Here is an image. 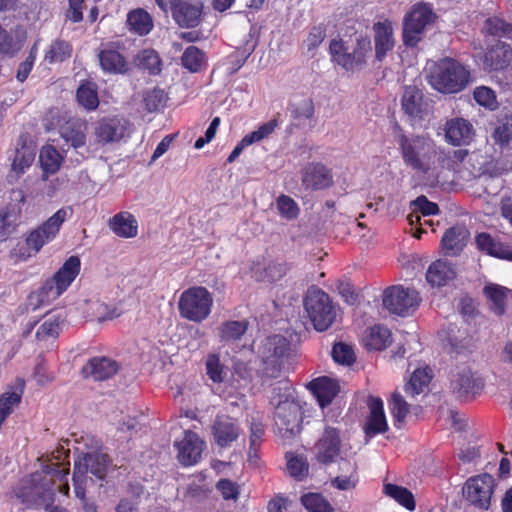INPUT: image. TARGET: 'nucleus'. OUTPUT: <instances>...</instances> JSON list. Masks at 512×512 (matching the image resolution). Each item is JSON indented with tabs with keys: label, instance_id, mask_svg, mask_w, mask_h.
<instances>
[{
	"label": "nucleus",
	"instance_id": "4468645a",
	"mask_svg": "<svg viewBox=\"0 0 512 512\" xmlns=\"http://www.w3.org/2000/svg\"><path fill=\"white\" fill-rule=\"evenodd\" d=\"M204 442L190 430L184 432L182 440L175 442L178 459L183 465H193L201 457Z\"/></svg>",
	"mask_w": 512,
	"mask_h": 512
},
{
	"label": "nucleus",
	"instance_id": "680f3d73",
	"mask_svg": "<svg viewBox=\"0 0 512 512\" xmlns=\"http://www.w3.org/2000/svg\"><path fill=\"white\" fill-rule=\"evenodd\" d=\"M476 243L480 250L489 255L499 257L501 249L504 244L495 241L491 235L487 233H480L476 236Z\"/></svg>",
	"mask_w": 512,
	"mask_h": 512
},
{
	"label": "nucleus",
	"instance_id": "774afa93",
	"mask_svg": "<svg viewBox=\"0 0 512 512\" xmlns=\"http://www.w3.org/2000/svg\"><path fill=\"white\" fill-rule=\"evenodd\" d=\"M512 30V27L499 18H489L485 21L483 31L489 35L499 36Z\"/></svg>",
	"mask_w": 512,
	"mask_h": 512
},
{
	"label": "nucleus",
	"instance_id": "412c9836",
	"mask_svg": "<svg viewBox=\"0 0 512 512\" xmlns=\"http://www.w3.org/2000/svg\"><path fill=\"white\" fill-rule=\"evenodd\" d=\"M457 276L455 265L447 260L438 259L430 264L426 272V280L431 286H445Z\"/></svg>",
	"mask_w": 512,
	"mask_h": 512
},
{
	"label": "nucleus",
	"instance_id": "e433bc0d",
	"mask_svg": "<svg viewBox=\"0 0 512 512\" xmlns=\"http://www.w3.org/2000/svg\"><path fill=\"white\" fill-rule=\"evenodd\" d=\"M330 52L334 60L346 70H354L359 67L353 53L350 52L349 48L345 46L342 40H332L329 46Z\"/></svg>",
	"mask_w": 512,
	"mask_h": 512
},
{
	"label": "nucleus",
	"instance_id": "69168bd1",
	"mask_svg": "<svg viewBox=\"0 0 512 512\" xmlns=\"http://www.w3.org/2000/svg\"><path fill=\"white\" fill-rule=\"evenodd\" d=\"M332 357L335 362L342 365H351L355 361L352 347L344 343H337L333 346Z\"/></svg>",
	"mask_w": 512,
	"mask_h": 512
},
{
	"label": "nucleus",
	"instance_id": "cd10ccee",
	"mask_svg": "<svg viewBox=\"0 0 512 512\" xmlns=\"http://www.w3.org/2000/svg\"><path fill=\"white\" fill-rule=\"evenodd\" d=\"M87 123L80 119L67 121L60 129L61 137L77 149L86 143Z\"/></svg>",
	"mask_w": 512,
	"mask_h": 512
},
{
	"label": "nucleus",
	"instance_id": "603ef678",
	"mask_svg": "<svg viewBox=\"0 0 512 512\" xmlns=\"http://www.w3.org/2000/svg\"><path fill=\"white\" fill-rule=\"evenodd\" d=\"M116 426V437L118 441H127L137 431L138 421L135 417L126 415L113 422Z\"/></svg>",
	"mask_w": 512,
	"mask_h": 512
},
{
	"label": "nucleus",
	"instance_id": "393cba45",
	"mask_svg": "<svg viewBox=\"0 0 512 512\" xmlns=\"http://www.w3.org/2000/svg\"><path fill=\"white\" fill-rule=\"evenodd\" d=\"M302 182L308 189H324L332 184V177L325 166L311 164L304 169Z\"/></svg>",
	"mask_w": 512,
	"mask_h": 512
},
{
	"label": "nucleus",
	"instance_id": "338daca9",
	"mask_svg": "<svg viewBox=\"0 0 512 512\" xmlns=\"http://www.w3.org/2000/svg\"><path fill=\"white\" fill-rule=\"evenodd\" d=\"M473 95H474L475 101L479 105L489 108L491 110L496 108V106H497L496 96H495V92L492 89H490L486 86H480L474 90Z\"/></svg>",
	"mask_w": 512,
	"mask_h": 512
},
{
	"label": "nucleus",
	"instance_id": "a18cd8bd",
	"mask_svg": "<svg viewBox=\"0 0 512 512\" xmlns=\"http://www.w3.org/2000/svg\"><path fill=\"white\" fill-rule=\"evenodd\" d=\"M78 103L87 110H95L99 105V98L95 84L87 82L77 89Z\"/></svg>",
	"mask_w": 512,
	"mask_h": 512
},
{
	"label": "nucleus",
	"instance_id": "c756f323",
	"mask_svg": "<svg viewBox=\"0 0 512 512\" xmlns=\"http://www.w3.org/2000/svg\"><path fill=\"white\" fill-rule=\"evenodd\" d=\"M110 229L119 237L132 238L138 233V223L129 212H120L109 221Z\"/></svg>",
	"mask_w": 512,
	"mask_h": 512
},
{
	"label": "nucleus",
	"instance_id": "f704fd0d",
	"mask_svg": "<svg viewBox=\"0 0 512 512\" xmlns=\"http://www.w3.org/2000/svg\"><path fill=\"white\" fill-rule=\"evenodd\" d=\"M447 347L450 353L461 354L467 351L471 345V338L466 328L450 325L447 330Z\"/></svg>",
	"mask_w": 512,
	"mask_h": 512
},
{
	"label": "nucleus",
	"instance_id": "58836bf2",
	"mask_svg": "<svg viewBox=\"0 0 512 512\" xmlns=\"http://www.w3.org/2000/svg\"><path fill=\"white\" fill-rule=\"evenodd\" d=\"M364 341L369 349L382 350L391 344V332L385 326L376 325L369 329Z\"/></svg>",
	"mask_w": 512,
	"mask_h": 512
},
{
	"label": "nucleus",
	"instance_id": "f257e3e1",
	"mask_svg": "<svg viewBox=\"0 0 512 512\" xmlns=\"http://www.w3.org/2000/svg\"><path fill=\"white\" fill-rule=\"evenodd\" d=\"M470 82V72L458 61L444 58L437 62L429 75L431 86L445 94L458 93Z\"/></svg>",
	"mask_w": 512,
	"mask_h": 512
},
{
	"label": "nucleus",
	"instance_id": "0eeeda50",
	"mask_svg": "<svg viewBox=\"0 0 512 512\" xmlns=\"http://www.w3.org/2000/svg\"><path fill=\"white\" fill-rule=\"evenodd\" d=\"M434 18L435 15L429 5L422 3L414 5L404 18V44L411 47L416 46L421 41L426 27L433 23Z\"/></svg>",
	"mask_w": 512,
	"mask_h": 512
},
{
	"label": "nucleus",
	"instance_id": "2f4dec72",
	"mask_svg": "<svg viewBox=\"0 0 512 512\" xmlns=\"http://www.w3.org/2000/svg\"><path fill=\"white\" fill-rule=\"evenodd\" d=\"M99 62L105 72L123 74L128 71L126 59L114 49H104L98 54Z\"/></svg>",
	"mask_w": 512,
	"mask_h": 512
},
{
	"label": "nucleus",
	"instance_id": "13d9d810",
	"mask_svg": "<svg viewBox=\"0 0 512 512\" xmlns=\"http://www.w3.org/2000/svg\"><path fill=\"white\" fill-rule=\"evenodd\" d=\"M301 502L311 512H334L330 504L319 494H305L301 497Z\"/></svg>",
	"mask_w": 512,
	"mask_h": 512
},
{
	"label": "nucleus",
	"instance_id": "c9c22d12",
	"mask_svg": "<svg viewBox=\"0 0 512 512\" xmlns=\"http://www.w3.org/2000/svg\"><path fill=\"white\" fill-rule=\"evenodd\" d=\"M127 24L129 29L139 36L149 34L154 26L152 17L143 8L131 10L127 14Z\"/></svg>",
	"mask_w": 512,
	"mask_h": 512
},
{
	"label": "nucleus",
	"instance_id": "6e6552de",
	"mask_svg": "<svg viewBox=\"0 0 512 512\" xmlns=\"http://www.w3.org/2000/svg\"><path fill=\"white\" fill-rule=\"evenodd\" d=\"M420 304L418 292L413 288L401 285L387 288L383 294V306L390 312L400 316L409 315Z\"/></svg>",
	"mask_w": 512,
	"mask_h": 512
},
{
	"label": "nucleus",
	"instance_id": "1a4fd4ad",
	"mask_svg": "<svg viewBox=\"0 0 512 512\" xmlns=\"http://www.w3.org/2000/svg\"><path fill=\"white\" fill-rule=\"evenodd\" d=\"M494 486L495 480L491 475L481 474L468 479L462 491L472 505L486 510L490 507Z\"/></svg>",
	"mask_w": 512,
	"mask_h": 512
},
{
	"label": "nucleus",
	"instance_id": "f3484780",
	"mask_svg": "<svg viewBox=\"0 0 512 512\" xmlns=\"http://www.w3.org/2000/svg\"><path fill=\"white\" fill-rule=\"evenodd\" d=\"M341 440L339 432L332 427H327L316 444V459L323 464L334 461L340 452Z\"/></svg>",
	"mask_w": 512,
	"mask_h": 512
},
{
	"label": "nucleus",
	"instance_id": "ddd939ff",
	"mask_svg": "<svg viewBox=\"0 0 512 512\" xmlns=\"http://www.w3.org/2000/svg\"><path fill=\"white\" fill-rule=\"evenodd\" d=\"M80 271V260L77 256L68 258L59 271L45 284H50L52 296L59 297L73 282Z\"/></svg>",
	"mask_w": 512,
	"mask_h": 512
},
{
	"label": "nucleus",
	"instance_id": "473e14b6",
	"mask_svg": "<svg viewBox=\"0 0 512 512\" xmlns=\"http://www.w3.org/2000/svg\"><path fill=\"white\" fill-rule=\"evenodd\" d=\"M427 104L423 101V95L419 89L414 86L405 88L402 97V107L406 114L411 117H421Z\"/></svg>",
	"mask_w": 512,
	"mask_h": 512
},
{
	"label": "nucleus",
	"instance_id": "2eb2a0df",
	"mask_svg": "<svg viewBox=\"0 0 512 512\" xmlns=\"http://www.w3.org/2000/svg\"><path fill=\"white\" fill-rule=\"evenodd\" d=\"M108 456L101 453H89L82 460L76 462L74 465L73 480L79 478H86V474L90 472L92 475L99 479L105 476Z\"/></svg>",
	"mask_w": 512,
	"mask_h": 512
},
{
	"label": "nucleus",
	"instance_id": "e2e57ef3",
	"mask_svg": "<svg viewBox=\"0 0 512 512\" xmlns=\"http://www.w3.org/2000/svg\"><path fill=\"white\" fill-rule=\"evenodd\" d=\"M143 101L148 111H157L165 103L166 94L162 89L153 88L145 92Z\"/></svg>",
	"mask_w": 512,
	"mask_h": 512
},
{
	"label": "nucleus",
	"instance_id": "5fc2aeb1",
	"mask_svg": "<svg viewBox=\"0 0 512 512\" xmlns=\"http://www.w3.org/2000/svg\"><path fill=\"white\" fill-rule=\"evenodd\" d=\"M63 323V317L60 314L48 315L36 332L38 339H46L58 335L60 325Z\"/></svg>",
	"mask_w": 512,
	"mask_h": 512
},
{
	"label": "nucleus",
	"instance_id": "6ab92c4d",
	"mask_svg": "<svg viewBox=\"0 0 512 512\" xmlns=\"http://www.w3.org/2000/svg\"><path fill=\"white\" fill-rule=\"evenodd\" d=\"M445 140L455 146L468 144L473 136L472 124L464 118H453L444 127Z\"/></svg>",
	"mask_w": 512,
	"mask_h": 512
},
{
	"label": "nucleus",
	"instance_id": "20e7f679",
	"mask_svg": "<svg viewBox=\"0 0 512 512\" xmlns=\"http://www.w3.org/2000/svg\"><path fill=\"white\" fill-rule=\"evenodd\" d=\"M213 296L203 286L190 287L181 293L178 310L182 318L200 323L211 313Z\"/></svg>",
	"mask_w": 512,
	"mask_h": 512
},
{
	"label": "nucleus",
	"instance_id": "bf43d9fd",
	"mask_svg": "<svg viewBox=\"0 0 512 512\" xmlns=\"http://www.w3.org/2000/svg\"><path fill=\"white\" fill-rule=\"evenodd\" d=\"M276 127V120H270L262 124L257 130L252 131L251 133L243 137V144L252 145L253 143L260 142L261 140L265 139L270 134H272Z\"/></svg>",
	"mask_w": 512,
	"mask_h": 512
},
{
	"label": "nucleus",
	"instance_id": "423d86ee",
	"mask_svg": "<svg viewBox=\"0 0 512 512\" xmlns=\"http://www.w3.org/2000/svg\"><path fill=\"white\" fill-rule=\"evenodd\" d=\"M289 351L290 343L284 336L277 334L265 338L258 347L263 373L267 377L277 378Z\"/></svg>",
	"mask_w": 512,
	"mask_h": 512
},
{
	"label": "nucleus",
	"instance_id": "4d7b16f0",
	"mask_svg": "<svg viewBox=\"0 0 512 512\" xmlns=\"http://www.w3.org/2000/svg\"><path fill=\"white\" fill-rule=\"evenodd\" d=\"M182 64L190 72H198L204 64L203 52L195 46H189L182 55Z\"/></svg>",
	"mask_w": 512,
	"mask_h": 512
},
{
	"label": "nucleus",
	"instance_id": "de8ad7c7",
	"mask_svg": "<svg viewBox=\"0 0 512 512\" xmlns=\"http://www.w3.org/2000/svg\"><path fill=\"white\" fill-rule=\"evenodd\" d=\"M136 65L150 74H158L161 71V61L154 50L146 49L137 54Z\"/></svg>",
	"mask_w": 512,
	"mask_h": 512
},
{
	"label": "nucleus",
	"instance_id": "9d476101",
	"mask_svg": "<svg viewBox=\"0 0 512 512\" xmlns=\"http://www.w3.org/2000/svg\"><path fill=\"white\" fill-rule=\"evenodd\" d=\"M66 216L67 211L65 209H60L41 226L32 230L26 237V244L28 248L33 250L35 253H38L45 244L55 238L61 225L65 221Z\"/></svg>",
	"mask_w": 512,
	"mask_h": 512
},
{
	"label": "nucleus",
	"instance_id": "72a5a7b5",
	"mask_svg": "<svg viewBox=\"0 0 512 512\" xmlns=\"http://www.w3.org/2000/svg\"><path fill=\"white\" fill-rule=\"evenodd\" d=\"M490 310L496 315H503L506 310L508 289L498 284L489 283L483 290Z\"/></svg>",
	"mask_w": 512,
	"mask_h": 512
},
{
	"label": "nucleus",
	"instance_id": "39448f33",
	"mask_svg": "<svg viewBox=\"0 0 512 512\" xmlns=\"http://www.w3.org/2000/svg\"><path fill=\"white\" fill-rule=\"evenodd\" d=\"M304 308L314 328L320 332L327 330L336 316L329 295L316 286H311L307 290Z\"/></svg>",
	"mask_w": 512,
	"mask_h": 512
},
{
	"label": "nucleus",
	"instance_id": "09e8293b",
	"mask_svg": "<svg viewBox=\"0 0 512 512\" xmlns=\"http://www.w3.org/2000/svg\"><path fill=\"white\" fill-rule=\"evenodd\" d=\"M72 46L64 40H55L45 53V60L49 63L63 62L70 58Z\"/></svg>",
	"mask_w": 512,
	"mask_h": 512
},
{
	"label": "nucleus",
	"instance_id": "f8f14e48",
	"mask_svg": "<svg viewBox=\"0 0 512 512\" xmlns=\"http://www.w3.org/2000/svg\"><path fill=\"white\" fill-rule=\"evenodd\" d=\"M211 430L213 439L220 448L230 447L241 434L237 420L225 415L215 418Z\"/></svg>",
	"mask_w": 512,
	"mask_h": 512
},
{
	"label": "nucleus",
	"instance_id": "ea45409f",
	"mask_svg": "<svg viewBox=\"0 0 512 512\" xmlns=\"http://www.w3.org/2000/svg\"><path fill=\"white\" fill-rule=\"evenodd\" d=\"M34 159L35 154L31 149L26 147L17 149L11 165V172L8 176L9 179L17 180L31 166Z\"/></svg>",
	"mask_w": 512,
	"mask_h": 512
},
{
	"label": "nucleus",
	"instance_id": "4be33fe9",
	"mask_svg": "<svg viewBox=\"0 0 512 512\" xmlns=\"http://www.w3.org/2000/svg\"><path fill=\"white\" fill-rule=\"evenodd\" d=\"M470 233L463 225L448 229L441 239V247L445 255L457 256L466 245Z\"/></svg>",
	"mask_w": 512,
	"mask_h": 512
},
{
	"label": "nucleus",
	"instance_id": "b1692460",
	"mask_svg": "<svg viewBox=\"0 0 512 512\" xmlns=\"http://www.w3.org/2000/svg\"><path fill=\"white\" fill-rule=\"evenodd\" d=\"M308 386L322 408L329 405L339 392L338 382L326 376L314 379Z\"/></svg>",
	"mask_w": 512,
	"mask_h": 512
},
{
	"label": "nucleus",
	"instance_id": "49530a36",
	"mask_svg": "<svg viewBox=\"0 0 512 512\" xmlns=\"http://www.w3.org/2000/svg\"><path fill=\"white\" fill-rule=\"evenodd\" d=\"M22 207H7L0 213V236L5 237L11 234L18 225Z\"/></svg>",
	"mask_w": 512,
	"mask_h": 512
},
{
	"label": "nucleus",
	"instance_id": "052dcab7",
	"mask_svg": "<svg viewBox=\"0 0 512 512\" xmlns=\"http://www.w3.org/2000/svg\"><path fill=\"white\" fill-rule=\"evenodd\" d=\"M276 206L279 214L287 220L296 218L299 213L297 203L286 195H281L277 198Z\"/></svg>",
	"mask_w": 512,
	"mask_h": 512
},
{
	"label": "nucleus",
	"instance_id": "bb28decb",
	"mask_svg": "<svg viewBox=\"0 0 512 512\" xmlns=\"http://www.w3.org/2000/svg\"><path fill=\"white\" fill-rule=\"evenodd\" d=\"M173 18L181 27H196L200 23L201 7L181 1L173 7Z\"/></svg>",
	"mask_w": 512,
	"mask_h": 512
},
{
	"label": "nucleus",
	"instance_id": "8fccbe9b",
	"mask_svg": "<svg viewBox=\"0 0 512 512\" xmlns=\"http://www.w3.org/2000/svg\"><path fill=\"white\" fill-rule=\"evenodd\" d=\"M287 469L289 474L297 480H302L308 474L309 465L305 457L286 453Z\"/></svg>",
	"mask_w": 512,
	"mask_h": 512
},
{
	"label": "nucleus",
	"instance_id": "0e129e2a",
	"mask_svg": "<svg viewBox=\"0 0 512 512\" xmlns=\"http://www.w3.org/2000/svg\"><path fill=\"white\" fill-rule=\"evenodd\" d=\"M289 109L295 119H311L314 115V104L310 98L292 103Z\"/></svg>",
	"mask_w": 512,
	"mask_h": 512
},
{
	"label": "nucleus",
	"instance_id": "a211bd4d",
	"mask_svg": "<svg viewBox=\"0 0 512 512\" xmlns=\"http://www.w3.org/2000/svg\"><path fill=\"white\" fill-rule=\"evenodd\" d=\"M119 370L116 361L106 357H94L82 368L85 378H92L95 381H104L113 377Z\"/></svg>",
	"mask_w": 512,
	"mask_h": 512
},
{
	"label": "nucleus",
	"instance_id": "79ce46f5",
	"mask_svg": "<svg viewBox=\"0 0 512 512\" xmlns=\"http://www.w3.org/2000/svg\"><path fill=\"white\" fill-rule=\"evenodd\" d=\"M39 161L45 174H54L61 167L63 157L52 145L42 147Z\"/></svg>",
	"mask_w": 512,
	"mask_h": 512
},
{
	"label": "nucleus",
	"instance_id": "7c9ffc66",
	"mask_svg": "<svg viewBox=\"0 0 512 512\" xmlns=\"http://www.w3.org/2000/svg\"><path fill=\"white\" fill-rule=\"evenodd\" d=\"M339 472V475L332 480V484L339 490L354 488L357 483L356 463L350 459L341 458L339 462Z\"/></svg>",
	"mask_w": 512,
	"mask_h": 512
},
{
	"label": "nucleus",
	"instance_id": "37998d69",
	"mask_svg": "<svg viewBox=\"0 0 512 512\" xmlns=\"http://www.w3.org/2000/svg\"><path fill=\"white\" fill-rule=\"evenodd\" d=\"M411 205L413 206V213L408 215V220L411 225H414L416 223L420 222L421 216L418 214V212L423 216H429V215H435L438 213L439 209L437 204L430 202L425 196H419L417 197Z\"/></svg>",
	"mask_w": 512,
	"mask_h": 512
},
{
	"label": "nucleus",
	"instance_id": "dca6fc26",
	"mask_svg": "<svg viewBox=\"0 0 512 512\" xmlns=\"http://www.w3.org/2000/svg\"><path fill=\"white\" fill-rule=\"evenodd\" d=\"M482 65L486 71H496L507 67L512 61V48L509 44L496 41L482 56Z\"/></svg>",
	"mask_w": 512,
	"mask_h": 512
},
{
	"label": "nucleus",
	"instance_id": "a19ab883",
	"mask_svg": "<svg viewBox=\"0 0 512 512\" xmlns=\"http://www.w3.org/2000/svg\"><path fill=\"white\" fill-rule=\"evenodd\" d=\"M247 328L248 322L245 320L227 321L220 325L218 331L221 341L232 343L240 340L241 337L246 333Z\"/></svg>",
	"mask_w": 512,
	"mask_h": 512
},
{
	"label": "nucleus",
	"instance_id": "9b49d317",
	"mask_svg": "<svg viewBox=\"0 0 512 512\" xmlns=\"http://www.w3.org/2000/svg\"><path fill=\"white\" fill-rule=\"evenodd\" d=\"M451 390L459 399H467L473 396L479 389L477 379L472 369L466 363L457 365L451 372Z\"/></svg>",
	"mask_w": 512,
	"mask_h": 512
},
{
	"label": "nucleus",
	"instance_id": "7ed1b4c3",
	"mask_svg": "<svg viewBox=\"0 0 512 512\" xmlns=\"http://www.w3.org/2000/svg\"><path fill=\"white\" fill-rule=\"evenodd\" d=\"M276 434L284 444L290 443L301 431L302 406L289 389L275 407Z\"/></svg>",
	"mask_w": 512,
	"mask_h": 512
},
{
	"label": "nucleus",
	"instance_id": "5701e85b",
	"mask_svg": "<svg viewBox=\"0 0 512 512\" xmlns=\"http://www.w3.org/2000/svg\"><path fill=\"white\" fill-rule=\"evenodd\" d=\"M375 55L378 60H382L388 51L392 50L395 41L393 37V27L388 21L375 23L373 26Z\"/></svg>",
	"mask_w": 512,
	"mask_h": 512
},
{
	"label": "nucleus",
	"instance_id": "c85d7f7f",
	"mask_svg": "<svg viewBox=\"0 0 512 512\" xmlns=\"http://www.w3.org/2000/svg\"><path fill=\"white\" fill-rule=\"evenodd\" d=\"M431 379L432 370L429 367L418 368L412 373L409 381L405 384L404 392L411 399L426 393Z\"/></svg>",
	"mask_w": 512,
	"mask_h": 512
},
{
	"label": "nucleus",
	"instance_id": "a878e982",
	"mask_svg": "<svg viewBox=\"0 0 512 512\" xmlns=\"http://www.w3.org/2000/svg\"><path fill=\"white\" fill-rule=\"evenodd\" d=\"M125 135V126L117 118L103 119L95 128V136L99 143L119 141Z\"/></svg>",
	"mask_w": 512,
	"mask_h": 512
},
{
	"label": "nucleus",
	"instance_id": "4c0bfd02",
	"mask_svg": "<svg viewBox=\"0 0 512 512\" xmlns=\"http://www.w3.org/2000/svg\"><path fill=\"white\" fill-rule=\"evenodd\" d=\"M253 276L258 281L273 282L282 278L286 268L282 263L269 262L268 264H257L252 268Z\"/></svg>",
	"mask_w": 512,
	"mask_h": 512
},
{
	"label": "nucleus",
	"instance_id": "3c124183",
	"mask_svg": "<svg viewBox=\"0 0 512 512\" xmlns=\"http://www.w3.org/2000/svg\"><path fill=\"white\" fill-rule=\"evenodd\" d=\"M389 409L394 419L398 423H403L410 412V404L399 391H395L391 396Z\"/></svg>",
	"mask_w": 512,
	"mask_h": 512
},
{
	"label": "nucleus",
	"instance_id": "864d4df0",
	"mask_svg": "<svg viewBox=\"0 0 512 512\" xmlns=\"http://www.w3.org/2000/svg\"><path fill=\"white\" fill-rule=\"evenodd\" d=\"M57 298V296H52L51 285L44 283V285L39 290L30 293L27 305L28 308H30L32 311H35Z\"/></svg>",
	"mask_w": 512,
	"mask_h": 512
},
{
	"label": "nucleus",
	"instance_id": "aec40b11",
	"mask_svg": "<svg viewBox=\"0 0 512 512\" xmlns=\"http://www.w3.org/2000/svg\"><path fill=\"white\" fill-rule=\"evenodd\" d=\"M369 416L365 424V434L373 437L376 434L384 433L388 426L383 409V402L380 398L369 397L367 400Z\"/></svg>",
	"mask_w": 512,
	"mask_h": 512
},
{
	"label": "nucleus",
	"instance_id": "c03bdc74",
	"mask_svg": "<svg viewBox=\"0 0 512 512\" xmlns=\"http://www.w3.org/2000/svg\"><path fill=\"white\" fill-rule=\"evenodd\" d=\"M384 492L409 511L415 510L416 505L413 494L407 488L388 483L384 486Z\"/></svg>",
	"mask_w": 512,
	"mask_h": 512
},
{
	"label": "nucleus",
	"instance_id": "6e6d98bb",
	"mask_svg": "<svg viewBox=\"0 0 512 512\" xmlns=\"http://www.w3.org/2000/svg\"><path fill=\"white\" fill-rule=\"evenodd\" d=\"M493 137L495 142L501 146H512V114H508L500 120Z\"/></svg>",
	"mask_w": 512,
	"mask_h": 512
},
{
	"label": "nucleus",
	"instance_id": "f03ea898",
	"mask_svg": "<svg viewBox=\"0 0 512 512\" xmlns=\"http://www.w3.org/2000/svg\"><path fill=\"white\" fill-rule=\"evenodd\" d=\"M400 147L404 163L413 170L429 173L435 170V162L440 154L432 141L424 137H402Z\"/></svg>",
	"mask_w": 512,
	"mask_h": 512
}]
</instances>
